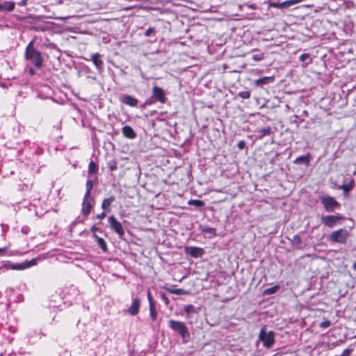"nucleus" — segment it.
Returning a JSON list of instances; mask_svg holds the SVG:
<instances>
[{
	"label": "nucleus",
	"instance_id": "obj_1",
	"mask_svg": "<svg viewBox=\"0 0 356 356\" xmlns=\"http://www.w3.org/2000/svg\"><path fill=\"white\" fill-rule=\"evenodd\" d=\"M25 57L27 60H30L37 67H40L42 65V58L40 53L33 48V42H31L27 46Z\"/></svg>",
	"mask_w": 356,
	"mask_h": 356
},
{
	"label": "nucleus",
	"instance_id": "obj_2",
	"mask_svg": "<svg viewBox=\"0 0 356 356\" xmlns=\"http://www.w3.org/2000/svg\"><path fill=\"white\" fill-rule=\"evenodd\" d=\"M348 236L349 234L346 229H339L331 232L327 238L331 242L343 244L346 242Z\"/></svg>",
	"mask_w": 356,
	"mask_h": 356
},
{
	"label": "nucleus",
	"instance_id": "obj_3",
	"mask_svg": "<svg viewBox=\"0 0 356 356\" xmlns=\"http://www.w3.org/2000/svg\"><path fill=\"white\" fill-rule=\"evenodd\" d=\"M169 327L174 331L178 332L184 339L189 337V332L184 323L174 320L169 321Z\"/></svg>",
	"mask_w": 356,
	"mask_h": 356
},
{
	"label": "nucleus",
	"instance_id": "obj_4",
	"mask_svg": "<svg viewBox=\"0 0 356 356\" xmlns=\"http://www.w3.org/2000/svg\"><path fill=\"white\" fill-rule=\"evenodd\" d=\"M321 203L323 204L325 210L328 212L334 211L338 209L340 204L332 197L328 195L321 196L320 197Z\"/></svg>",
	"mask_w": 356,
	"mask_h": 356
},
{
	"label": "nucleus",
	"instance_id": "obj_5",
	"mask_svg": "<svg viewBox=\"0 0 356 356\" xmlns=\"http://www.w3.org/2000/svg\"><path fill=\"white\" fill-rule=\"evenodd\" d=\"M275 334L273 332L270 331L266 333L264 330L259 332V338L263 342L264 346L266 348H270L273 344Z\"/></svg>",
	"mask_w": 356,
	"mask_h": 356
},
{
	"label": "nucleus",
	"instance_id": "obj_6",
	"mask_svg": "<svg viewBox=\"0 0 356 356\" xmlns=\"http://www.w3.org/2000/svg\"><path fill=\"white\" fill-rule=\"evenodd\" d=\"M343 219L340 215H330L323 216L321 218L322 223L328 227H334L339 224V221Z\"/></svg>",
	"mask_w": 356,
	"mask_h": 356
},
{
	"label": "nucleus",
	"instance_id": "obj_7",
	"mask_svg": "<svg viewBox=\"0 0 356 356\" xmlns=\"http://www.w3.org/2000/svg\"><path fill=\"white\" fill-rule=\"evenodd\" d=\"M108 221L111 229L115 231L120 236H122L124 234V231L121 223L118 221L113 216H110L108 219Z\"/></svg>",
	"mask_w": 356,
	"mask_h": 356
},
{
	"label": "nucleus",
	"instance_id": "obj_8",
	"mask_svg": "<svg viewBox=\"0 0 356 356\" xmlns=\"http://www.w3.org/2000/svg\"><path fill=\"white\" fill-rule=\"evenodd\" d=\"M93 200L92 199H88V198H86L84 197V200H83V207H82V209H81V212L83 213V215H84L85 216H87L92 207H93Z\"/></svg>",
	"mask_w": 356,
	"mask_h": 356
},
{
	"label": "nucleus",
	"instance_id": "obj_9",
	"mask_svg": "<svg viewBox=\"0 0 356 356\" xmlns=\"http://www.w3.org/2000/svg\"><path fill=\"white\" fill-rule=\"evenodd\" d=\"M186 252L195 258L200 257L204 254L203 249L197 247H188L186 248Z\"/></svg>",
	"mask_w": 356,
	"mask_h": 356
},
{
	"label": "nucleus",
	"instance_id": "obj_10",
	"mask_svg": "<svg viewBox=\"0 0 356 356\" xmlns=\"http://www.w3.org/2000/svg\"><path fill=\"white\" fill-rule=\"evenodd\" d=\"M140 306V300L138 298H136L133 300L131 305L128 308L127 312L131 316H136L139 312Z\"/></svg>",
	"mask_w": 356,
	"mask_h": 356
},
{
	"label": "nucleus",
	"instance_id": "obj_11",
	"mask_svg": "<svg viewBox=\"0 0 356 356\" xmlns=\"http://www.w3.org/2000/svg\"><path fill=\"white\" fill-rule=\"evenodd\" d=\"M152 93L153 96L156 97L161 103H165V98L162 88L158 86H154L152 89Z\"/></svg>",
	"mask_w": 356,
	"mask_h": 356
},
{
	"label": "nucleus",
	"instance_id": "obj_12",
	"mask_svg": "<svg viewBox=\"0 0 356 356\" xmlns=\"http://www.w3.org/2000/svg\"><path fill=\"white\" fill-rule=\"evenodd\" d=\"M121 101L122 103L130 106H136L138 104V100L136 98L128 95H124L122 96Z\"/></svg>",
	"mask_w": 356,
	"mask_h": 356
},
{
	"label": "nucleus",
	"instance_id": "obj_13",
	"mask_svg": "<svg viewBox=\"0 0 356 356\" xmlns=\"http://www.w3.org/2000/svg\"><path fill=\"white\" fill-rule=\"evenodd\" d=\"M122 134L124 137L129 139H133L136 137V133L134 129L129 126H124L122 129Z\"/></svg>",
	"mask_w": 356,
	"mask_h": 356
},
{
	"label": "nucleus",
	"instance_id": "obj_14",
	"mask_svg": "<svg viewBox=\"0 0 356 356\" xmlns=\"http://www.w3.org/2000/svg\"><path fill=\"white\" fill-rule=\"evenodd\" d=\"M36 264L35 259H32L29 262H26L23 264H13L12 265V269L13 270H22L24 268H26L28 267H30L33 265H35Z\"/></svg>",
	"mask_w": 356,
	"mask_h": 356
},
{
	"label": "nucleus",
	"instance_id": "obj_15",
	"mask_svg": "<svg viewBox=\"0 0 356 356\" xmlns=\"http://www.w3.org/2000/svg\"><path fill=\"white\" fill-rule=\"evenodd\" d=\"M275 81L273 76H264L261 79L255 81V84L257 86L264 85L273 83Z\"/></svg>",
	"mask_w": 356,
	"mask_h": 356
},
{
	"label": "nucleus",
	"instance_id": "obj_16",
	"mask_svg": "<svg viewBox=\"0 0 356 356\" xmlns=\"http://www.w3.org/2000/svg\"><path fill=\"white\" fill-rule=\"evenodd\" d=\"M15 3L13 1H5L1 3L2 11H12L14 10Z\"/></svg>",
	"mask_w": 356,
	"mask_h": 356
},
{
	"label": "nucleus",
	"instance_id": "obj_17",
	"mask_svg": "<svg viewBox=\"0 0 356 356\" xmlns=\"http://www.w3.org/2000/svg\"><path fill=\"white\" fill-rule=\"evenodd\" d=\"M91 59L94 65L97 68H102L103 65V61L100 59V55L99 54H95L91 56Z\"/></svg>",
	"mask_w": 356,
	"mask_h": 356
},
{
	"label": "nucleus",
	"instance_id": "obj_18",
	"mask_svg": "<svg viewBox=\"0 0 356 356\" xmlns=\"http://www.w3.org/2000/svg\"><path fill=\"white\" fill-rule=\"evenodd\" d=\"M354 185H355V182H354L353 179H351L348 183L343 184L339 188L343 189L344 191V192L348 193L350 190L353 189V188L354 187Z\"/></svg>",
	"mask_w": 356,
	"mask_h": 356
},
{
	"label": "nucleus",
	"instance_id": "obj_19",
	"mask_svg": "<svg viewBox=\"0 0 356 356\" xmlns=\"http://www.w3.org/2000/svg\"><path fill=\"white\" fill-rule=\"evenodd\" d=\"M167 291L170 293L176 294V295H186L187 292L183 289H171V288H165Z\"/></svg>",
	"mask_w": 356,
	"mask_h": 356
},
{
	"label": "nucleus",
	"instance_id": "obj_20",
	"mask_svg": "<svg viewBox=\"0 0 356 356\" xmlns=\"http://www.w3.org/2000/svg\"><path fill=\"white\" fill-rule=\"evenodd\" d=\"M93 236L96 238L97 242L98 245L100 246V248H102V250L104 252H106L107 250V248H106V244L104 240L102 238L99 237L96 234H94Z\"/></svg>",
	"mask_w": 356,
	"mask_h": 356
},
{
	"label": "nucleus",
	"instance_id": "obj_21",
	"mask_svg": "<svg viewBox=\"0 0 356 356\" xmlns=\"http://www.w3.org/2000/svg\"><path fill=\"white\" fill-rule=\"evenodd\" d=\"M114 197H110L108 198L104 199L102 204V208L104 210L110 207V205L114 201Z\"/></svg>",
	"mask_w": 356,
	"mask_h": 356
},
{
	"label": "nucleus",
	"instance_id": "obj_22",
	"mask_svg": "<svg viewBox=\"0 0 356 356\" xmlns=\"http://www.w3.org/2000/svg\"><path fill=\"white\" fill-rule=\"evenodd\" d=\"M188 204L195 206V207H201L204 205V202L200 200H190Z\"/></svg>",
	"mask_w": 356,
	"mask_h": 356
},
{
	"label": "nucleus",
	"instance_id": "obj_23",
	"mask_svg": "<svg viewBox=\"0 0 356 356\" xmlns=\"http://www.w3.org/2000/svg\"><path fill=\"white\" fill-rule=\"evenodd\" d=\"M98 168L95 163L91 161L88 165V173L89 174H95L97 172Z\"/></svg>",
	"mask_w": 356,
	"mask_h": 356
},
{
	"label": "nucleus",
	"instance_id": "obj_24",
	"mask_svg": "<svg viewBox=\"0 0 356 356\" xmlns=\"http://www.w3.org/2000/svg\"><path fill=\"white\" fill-rule=\"evenodd\" d=\"M303 0H288V1H284V8H288V7L293 6V5L296 4V3H300Z\"/></svg>",
	"mask_w": 356,
	"mask_h": 356
},
{
	"label": "nucleus",
	"instance_id": "obj_25",
	"mask_svg": "<svg viewBox=\"0 0 356 356\" xmlns=\"http://www.w3.org/2000/svg\"><path fill=\"white\" fill-rule=\"evenodd\" d=\"M92 188V182L91 180H88L86 182V193L84 196L86 197V199L89 197Z\"/></svg>",
	"mask_w": 356,
	"mask_h": 356
},
{
	"label": "nucleus",
	"instance_id": "obj_26",
	"mask_svg": "<svg viewBox=\"0 0 356 356\" xmlns=\"http://www.w3.org/2000/svg\"><path fill=\"white\" fill-rule=\"evenodd\" d=\"M279 288L277 285L273 286V287L265 289L264 293L267 295L275 293L278 291Z\"/></svg>",
	"mask_w": 356,
	"mask_h": 356
},
{
	"label": "nucleus",
	"instance_id": "obj_27",
	"mask_svg": "<svg viewBox=\"0 0 356 356\" xmlns=\"http://www.w3.org/2000/svg\"><path fill=\"white\" fill-rule=\"evenodd\" d=\"M264 58L263 54H255L252 55V59L256 61L261 60Z\"/></svg>",
	"mask_w": 356,
	"mask_h": 356
},
{
	"label": "nucleus",
	"instance_id": "obj_28",
	"mask_svg": "<svg viewBox=\"0 0 356 356\" xmlns=\"http://www.w3.org/2000/svg\"><path fill=\"white\" fill-rule=\"evenodd\" d=\"M330 325H331L330 321H328V320H326V321H322V322L320 323V327H321V328H327V327H328Z\"/></svg>",
	"mask_w": 356,
	"mask_h": 356
},
{
	"label": "nucleus",
	"instance_id": "obj_29",
	"mask_svg": "<svg viewBox=\"0 0 356 356\" xmlns=\"http://www.w3.org/2000/svg\"><path fill=\"white\" fill-rule=\"evenodd\" d=\"M239 95L243 99H248L250 97V94L248 91L241 92Z\"/></svg>",
	"mask_w": 356,
	"mask_h": 356
},
{
	"label": "nucleus",
	"instance_id": "obj_30",
	"mask_svg": "<svg viewBox=\"0 0 356 356\" xmlns=\"http://www.w3.org/2000/svg\"><path fill=\"white\" fill-rule=\"evenodd\" d=\"M295 162L298 163V162H307L308 163V159L307 156H300L298 158H297L295 161Z\"/></svg>",
	"mask_w": 356,
	"mask_h": 356
},
{
	"label": "nucleus",
	"instance_id": "obj_31",
	"mask_svg": "<svg viewBox=\"0 0 356 356\" xmlns=\"http://www.w3.org/2000/svg\"><path fill=\"white\" fill-rule=\"evenodd\" d=\"M271 6L277 8H284V2L282 3H272Z\"/></svg>",
	"mask_w": 356,
	"mask_h": 356
},
{
	"label": "nucleus",
	"instance_id": "obj_32",
	"mask_svg": "<svg viewBox=\"0 0 356 356\" xmlns=\"http://www.w3.org/2000/svg\"><path fill=\"white\" fill-rule=\"evenodd\" d=\"M149 310H150V315H151L152 319L155 320L156 314L154 310V306H152V307H149Z\"/></svg>",
	"mask_w": 356,
	"mask_h": 356
},
{
	"label": "nucleus",
	"instance_id": "obj_33",
	"mask_svg": "<svg viewBox=\"0 0 356 356\" xmlns=\"http://www.w3.org/2000/svg\"><path fill=\"white\" fill-rule=\"evenodd\" d=\"M147 299L149 301V307H152V306H153V302H152V297L150 291H148V293H147Z\"/></svg>",
	"mask_w": 356,
	"mask_h": 356
},
{
	"label": "nucleus",
	"instance_id": "obj_34",
	"mask_svg": "<svg viewBox=\"0 0 356 356\" xmlns=\"http://www.w3.org/2000/svg\"><path fill=\"white\" fill-rule=\"evenodd\" d=\"M351 353V350L350 349H345L343 350V353L339 356H350V354Z\"/></svg>",
	"mask_w": 356,
	"mask_h": 356
},
{
	"label": "nucleus",
	"instance_id": "obj_35",
	"mask_svg": "<svg viewBox=\"0 0 356 356\" xmlns=\"http://www.w3.org/2000/svg\"><path fill=\"white\" fill-rule=\"evenodd\" d=\"M309 58V55L308 54H303L300 56V59L302 61H305Z\"/></svg>",
	"mask_w": 356,
	"mask_h": 356
},
{
	"label": "nucleus",
	"instance_id": "obj_36",
	"mask_svg": "<svg viewBox=\"0 0 356 356\" xmlns=\"http://www.w3.org/2000/svg\"><path fill=\"white\" fill-rule=\"evenodd\" d=\"M245 143L243 140L239 141L238 143V147L240 149H243L245 147Z\"/></svg>",
	"mask_w": 356,
	"mask_h": 356
},
{
	"label": "nucleus",
	"instance_id": "obj_37",
	"mask_svg": "<svg viewBox=\"0 0 356 356\" xmlns=\"http://www.w3.org/2000/svg\"><path fill=\"white\" fill-rule=\"evenodd\" d=\"M154 31V29L153 28H149V29L146 31V32H145V35H146V36H149V35H150V34H151L152 33H153Z\"/></svg>",
	"mask_w": 356,
	"mask_h": 356
},
{
	"label": "nucleus",
	"instance_id": "obj_38",
	"mask_svg": "<svg viewBox=\"0 0 356 356\" xmlns=\"http://www.w3.org/2000/svg\"><path fill=\"white\" fill-rule=\"evenodd\" d=\"M106 216V212L103 211L102 213L97 216V218L102 220V219L104 218Z\"/></svg>",
	"mask_w": 356,
	"mask_h": 356
},
{
	"label": "nucleus",
	"instance_id": "obj_39",
	"mask_svg": "<svg viewBox=\"0 0 356 356\" xmlns=\"http://www.w3.org/2000/svg\"><path fill=\"white\" fill-rule=\"evenodd\" d=\"M193 308L192 305H187L185 307V311L187 312H190V309Z\"/></svg>",
	"mask_w": 356,
	"mask_h": 356
},
{
	"label": "nucleus",
	"instance_id": "obj_40",
	"mask_svg": "<svg viewBox=\"0 0 356 356\" xmlns=\"http://www.w3.org/2000/svg\"><path fill=\"white\" fill-rule=\"evenodd\" d=\"M116 168H117V165H116V164H115H115H113V165H111L110 166V169H111V170H112V171L115 170Z\"/></svg>",
	"mask_w": 356,
	"mask_h": 356
},
{
	"label": "nucleus",
	"instance_id": "obj_41",
	"mask_svg": "<svg viewBox=\"0 0 356 356\" xmlns=\"http://www.w3.org/2000/svg\"><path fill=\"white\" fill-rule=\"evenodd\" d=\"M98 229H98L97 227H95V226H93V227H92V228H91V231H92V232H96V231H97Z\"/></svg>",
	"mask_w": 356,
	"mask_h": 356
},
{
	"label": "nucleus",
	"instance_id": "obj_42",
	"mask_svg": "<svg viewBox=\"0 0 356 356\" xmlns=\"http://www.w3.org/2000/svg\"><path fill=\"white\" fill-rule=\"evenodd\" d=\"M8 248H0V253H3L7 250Z\"/></svg>",
	"mask_w": 356,
	"mask_h": 356
},
{
	"label": "nucleus",
	"instance_id": "obj_43",
	"mask_svg": "<svg viewBox=\"0 0 356 356\" xmlns=\"http://www.w3.org/2000/svg\"><path fill=\"white\" fill-rule=\"evenodd\" d=\"M207 232H209V233H212L214 232V229L213 228H209L207 230Z\"/></svg>",
	"mask_w": 356,
	"mask_h": 356
},
{
	"label": "nucleus",
	"instance_id": "obj_44",
	"mask_svg": "<svg viewBox=\"0 0 356 356\" xmlns=\"http://www.w3.org/2000/svg\"><path fill=\"white\" fill-rule=\"evenodd\" d=\"M26 1H27V0H23V1H22V4L23 6H25V5L26 4Z\"/></svg>",
	"mask_w": 356,
	"mask_h": 356
},
{
	"label": "nucleus",
	"instance_id": "obj_45",
	"mask_svg": "<svg viewBox=\"0 0 356 356\" xmlns=\"http://www.w3.org/2000/svg\"><path fill=\"white\" fill-rule=\"evenodd\" d=\"M30 72H31V74H33V70L32 69H31V70H30Z\"/></svg>",
	"mask_w": 356,
	"mask_h": 356
},
{
	"label": "nucleus",
	"instance_id": "obj_46",
	"mask_svg": "<svg viewBox=\"0 0 356 356\" xmlns=\"http://www.w3.org/2000/svg\"><path fill=\"white\" fill-rule=\"evenodd\" d=\"M353 267L354 268H356V264H354Z\"/></svg>",
	"mask_w": 356,
	"mask_h": 356
},
{
	"label": "nucleus",
	"instance_id": "obj_47",
	"mask_svg": "<svg viewBox=\"0 0 356 356\" xmlns=\"http://www.w3.org/2000/svg\"><path fill=\"white\" fill-rule=\"evenodd\" d=\"M0 10H1V3L0 4Z\"/></svg>",
	"mask_w": 356,
	"mask_h": 356
}]
</instances>
